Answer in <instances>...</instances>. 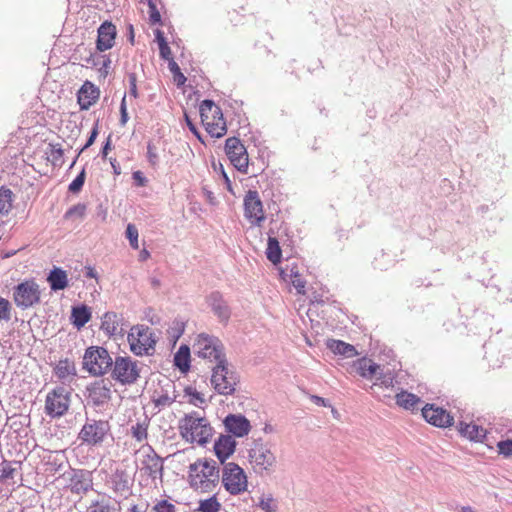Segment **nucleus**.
<instances>
[{
  "instance_id": "53",
  "label": "nucleus",
  "mask_w": 512,
  "mask_h": 512,
  "mask_svg": "<svg viewBox=\"0 0 512 512\" xmlns=\"http://www.w3.org/2000/svg\"><path fill=\"white\" fill-rule=\"evenodd\" d=\"M153 510L155 512H175L176 506L167 500H161L153 507Z\"/></svg>"
},
{
  "instance_id": "9",
  "label": "nucleus",
  "mask_w": 512,
  "mask_h": 512,
  "mask_svg": "<svg viewBox=\"0 0 512 512\" xmlns=\"http://www.w3.org/2000/svg\"><path fill=\"white\" fill-rule=\"evenodd\" d=\"M110 429V424L106 420L87 418L78 434V439L89 447L100 446L109 435Z\"/></svg>"
},
{
  "instance_id": "46",
  "label": "nucleus",
  "mask_w": 512,
  "mask_h": 512,
  "mask_svg": "<svg viewBox=\"0 0 512 512\" xmlns=\"http://www.w3.org/2000/svg\"><path fill=\"white\" fill-rule=\"evenodd\" d=\"M168 66H169V70L171 71V73L174 76V81L176 82L177 86L184 85V83L186 82V77L181 72L180 67L178 66V64L174 60H171L168 63Z\"/></svg>"
},
{
  "instance_id": "35",
  "label": "nucleus",
  "mask_w": 512,
  "mask_h": 512,
  "mask_svg": "<svg viewBox=\"0 0 512 512\" xmlns=\"http://www.w3.org/2000/svg\"><path fill=\"white\" fill-rule=\"evenodd\" d=\"M174 365L182 372L186 373L190 369V349L186 345H181L174 355Z\"/></svg>"
},
{
  "instance_id": "24",
  "label": "nucleus",
  "mask_w": 512,
  "mask_h": 512,
  "mask_svg": "<svg viewBox=\"0 0 512 512\" xmlns=\"http://www.w3.org/2000/svg\"><path fill=\"white\" fill-rule=\"evenodd\" d=\"M123 317L115 312H106L101 321V329L109 336L123 333Z\"/></svg>"
},
{
  "instance_id": "39",
  "label": "nucleus",
  "mask_w": 512,
  "mask_h": 512,
  "mask_svg": "<svg viewBox=\"0 0 512 512\" xmlns=\"http://www.w3.org/2000/svg\"><path fill=\"white\" fill-rule=\"evenodd\" d=\"M220 509H221V504L218 501V499L216 498V496L213 495L207 499L199 500V505H198L197 511L198 512H220Z\"/></svg>"
},
{
  "instance_id": "8",
  "label": "nucleus",
  "mask_w": 512,
  "mask_h": 512,
  "mask_svg": "<svg viewBox=\"0 0 512 512\" xmlns=\"http://www.w3.org/2000/svg\"><path fill=\"white\" fill-rule=\"evenodd\" d=\"M111 377L122 385L134 384L140 377V363L128 356H117L113 360Z\"/></svg>"
},
{
  "instance_id": "38",
  "label": "nucleus",
  "mask_w": 512,
  "mask_h": 512,
  "mask_svg": "<svg viewBox=\"0 0 512 512\" xmlns=\"http://www.w3.org/2000/svg\"><path fill=\"white\" fill-rule=\"evenodd\" d=\"M87 512H118V508L105 498L96 499L91 502Z\"/></svg>"
},
{
  "instance_id": "3",
  "label": "nucleus",
  "mask_w": 512,
  "mask_h": 512,
  "mask_svg": "<svg viewBox=\"0 0 512 512\" xmlns=\"http://www.w3.org/2000/svg\"><path fill=\"white\" fill-rule=\"evenodd\" d=\"M211 383L214 389L221 395H232L239 383V375L228 363H218L212 368Z\"/></svg>"
},
{
  "instance_id": "29",
  "label": "nucleus",
  "mask_w": 512,
  "mask_h": 512,
  "mask_svg": "<svg viewBox=\"0 0 512 512\" xmlns=\"http://www.w3.org/2000/svg\"><path fill=\"white\" fill-rule=\"evenodd\" d=\"M47 282L52 291L64 290L68 286V275L60 267H54L47 276Z\"/></svg>"
},
{
  "instance_id": "58",
  "label": "nucleus",
  "mask_w": 512,
  "mask_h": 512,
  "mask_svg": "<svg viewBox=\"0 0 512 512\" xmlns=\"http://www.w3.org/2000/svg\"><path fill=\"white\" fill-rule=\"evenodd\" d=\"M129 80V95L137 98L138 97V90H137V78L135 73H130L128 75Z\"/></svg>"
},
{
  "instance_id": "41",
  "label": "nucleus",
  "mask_w": 512,
  "mask_h": 512,
  "mask_svg": "<svg viewBox=\"0 0 512 512\" xmlns=\"http://www.w3.org/2000/svg\"><path fill=\"white\" fill-rule=\"evenodd\" d=\"M206 124H207L206 130L212 137L220 138V137L224 136L227 132L225 121H216L213 123L206 121Z\"/></svg>"
},
{
  "instance_id": "17",
  "label": "nucleus",
  "mask_w": 512,
  "mask_h": 512,
  "mask_svg": "<svg viewBox=\"0 0 512 512\" xmlns=\"http://www.w3.org/2000/svg\"><path fill=\"white\" fill-rule=\"evenodd\" d=\"M421 412L424 419L436 427L445 428L453 425L454 423V418L449 412L441 407H436L433 404H426L421 409Z\"/></svg>"
},
{
  "instance_id": "60",
  "label": "nucleus",
  "mask_w": 512,
  "mask_h": 512,
  "mask_svg": "<svg viewBox=\"0 0 512 512\" xmlns=\"http://www.w3.org/2000/svg\"><path fill=\"white\" fill-rule=\"evenodd\" d=\"M120 114H121L120 122L122 125H125L128 121V112H127V107H126V97L125 96L123 97L121 104H120Z\"/></svg>"
},
{
  "instance_id": "63",
  "label": "nucleus",
  "mask_w": 512,
  "mask_h": 512,
  "mask_svg": "<svg viewBox=\"0 0 512 512\" xmlns=\"http://www.w3.org/2000/svg\"><path fill=\"white\" fill-rule=\"evenodd\" d=\"M155 38L159 47H161V45L167 44V41L164 37V33L159 29L155 31Z\"/></svg>"
},
{
  "instance_id": "16",
  "label": "nucleus",
  "mask_w": 512,
  "mask_h": 512,
  "mask_svg": "<svg viewBox=\"0 0 512 512\" xmlns=\"http://www.w3.org/2000/svg\"><path fill=\"white\" fill-rule=\"evenodd\" d=\"M133 478L127 470L117 468L110 475L108 484L110 489L118 496L127 499L132 495Z\"/></svg>"
},
{
  "instance_id": "25",
  "label": "nucleus",
  "mask_w": 512,
  "mask_h": 512,
  "mask_svg": "<svg viewBox=\"0 0 512 512\" xmlns=\"http://www.w3.org/2000/svg\"><path fill=\"white\" fill-rule=\"evenodd\" d=\"M375 382L371 386V389L374 391L375 394L378 395V397L381 400H384V398H390V395H380L376 390L377 389H388L392 388L394 386V375L393 373L385 367H381V370L378 371V375L375 376Z\"/></svg>"
},
{
  "instance_id": "23",
  "label": "nucleus",
  "mask_w": 512,
  "mask_h": 512,
  "mask_svg": "<svg viewBox=\"0 0 512 512\" xmlns=\"http://www.w3.org/2000/svg\"><path fill=\"white\" fill-rule=\"evenodd\" d=\"M236 441L229 434H221L214 443V452L219 460V462L223 465L226 464V460L233 455L236 449Z\"/></svg>"
},
{
  "instance_id": "57",
  "label": "nucleus",
  "mask_w": 512,
  "mask_h": 512,
  "mask_svg": "<svg viewBox=\"0 0 512 512\" xmlns=\"http://www.w3.org/2000/svg\"><path fill=\"white\" fill-rule=\"evenodd\" d=\"M499 452L505 456L512 455V439H506L498 443Z\"/></svg>"
},
{
  "instance_id": "33",
  "label": "nucleus",
  "mask_w": 512,
  "mask_h": 512,
  "mask_svg": "<svg viewBox=\"0 0 512 512\" xmlns=\"http://www.w3.org/2000/svg\"><path fill=\"white\" fill-rule=\"evenodd\" d=\"M327 347L334 353L345 357H353L357 354L355 347L341 340L330 339L327 341Z\"/></svg>"
},
{
  "instance_id": "37",
  "label": "nucleus",
  "mask_w": 512,
  "mask_h": 512,
  "mask_svg": "<svg viewBox=\"0 0 512 512\" xmlns=\"http://www.w3.org/2000/svg\"><path fill=\"white\" fill-rule=\"evenodd\" d=\"M266 256L267 259L275 265L281 261L282 251L279 242L275 237L269 236L268 238Z\"/></svg>"
},
{
  "instance_id": "28",
  "label": "nucleus",
  "mask_w": 512,
  "mask_h": 512,
  "mask_svg": "<svg viewBox=\"0 0 512 512\" xmlns=\"http://www.w3.org/2000/svg\"><path fill=\"white\" fill-rule=\"evenodd\" d=\"M99 97V90L93 84L86 82L78 93L81 109H88Z\"/></svg>"
},
{
  "instance_id": "21",
  "label": "nucleus",
  "mask_w": 512,
  "mask_h": 512,
  "mask_svg": "<svg viewBox=\"0 0 512 512\" xmlns=\"http://www.w3.org/2000/svg\"><path fill=\"white\" fill-rule=\"evenodd\" d=\"M88 400L96 407L103 406L111 398V383L96 381L87 387Z\"/></svg>"
},
{
  "instance_id": "22",
  "label": "nucleus",
  "mask_w": 512,
  "mask_h": 512,
  "mask_svg": "<svg viewBox=\"0 0 512 512\" xmlns=\"http://www.w3.org/2000/svg\"><path fill=\"white\" fill-rule=\"evenodd\" d=\"M116 34V26L112 22H103L98 28V37L96 41L97 51L104 52L111 49L114 45Z\"/></svg>"
},
{
  "instance_id": "18",
  "label": "nucleus",
  "mask_w": 512,
  "mask_h": 512,
  "mask_svg": "<svg viewBox=\"0 0 512 512\" xmlns=\"http://www.w3.org/2000/svg\"><path fill=\"white\" fill-rule=\"evenodd\" d=\"M141 470L150 477L153 481L159 479L162 480L163 477V460L162 458L153 450L151 446L148 447V451L144 455L142 460Z\"/></svg>"
},
{
  "instance_id": "42",
  "label": "nucleus",
  "mask_w": 512,
  "mask_h": 512,
  "mask_svg": "<svg viewBox=\"0 0 512 512\" xmlns=\"http://www.w3.org/2000/svg\"><path fill=\"white\" fill-rule=\"evenodd\" d=\"M147 429L148 424L144 420L143 422H137L136 424L131 426V435L138 442H142L147 438Z\"/></svg>"
},
{
  "instance_id": "55",
  "label": "nucleus",
  "mask_w": 512,
  "mask_h": 512,
  "mask_svg": "<svg viewBox=\"0 0 512 512\" xmlns=\"http://www.w3.org/2000/svg\"><path fill=\"white\" fill-rule=\"evenodd\" d=\"M97 135H98V128H97V125H96V126L92 129L91 134H90V136H89V138H88L87 142H86V143H85V145L80 149V151L78 152V154H77L76 158L73 160V162H72V164H71V166H70V167H73V166H74V164L76 163V160H77V158L79 157V155H80V154H81L85 149H87L88 147H90V146L94 143V141H95V139H96Z\"/></svg>"
},
{
  "instance_id": "20",
  "label": "nucleus",
  "mask_w": 512,
  "mask_h": 512,
  "mask_svg": "<svg viewBox=\"0 0 512 512\" xmlns=\"http://www.w3.org/2000/svg\"><path fill=\"white\" fill-rule=\"evenodd\" d=\"M207 304L221 323H228L231 309L222 293L213 291L207 296Z\"/></svg>"
},
{
  "instance_id": "61",
  "label": "nucleus",
  "mask_w": 512,
  "mask_h": 512,
  "mask_svg": "<svg viewBox=\"0 0 512 512\" xmlns=\"http://www.w3.org/2000/svg\"><path fill=\"white\" fill-rule=\"evenodd\" d=\"M132 178L134 179L135 183L139 187H143L147 183L146 177L143 175L141 171H135L132 174Z\"/></svg>"
},
{
  "instance_id": "47",
  "label": "nucleus",
  "mask_w": 512,
  "mask_h": 512,
  "mask_svg": "<svg viewBox=\"0 0 512 512\" xmlns=\"http://www.w3.org/2000/svg\"><path fill=\"white\" fill-rule=\"evenodd\" d=\"M11 303L0 296V321L8 322L11 319Z\"/></svg>"
},
{
  "instance_id": "52",
  "label": "nucleus",
  "mask_w": 512,
  "mask_h": 512,
  "mask_svg": "<svg viewBox=\"0 0 512 512\" xmlns=\"http://www.w3.org/2000/svg\"><path fill=\"white\" fill-rule=\"evenodd\" d=\"M51 151L49 154V157L51 158V161L54 165L62 164V157H63V149L60 145H50Z\"/></svg>"
},
{
  "instance_id": "43",
  "label": "nucleus",
  "mask_w": 512,
  "mask_h": 512,
  "mask_svg": "<svg viewBox=\"0 0 512 512\" xmlns=\"http://www.w3.org/2000/svg\"><path fill=\"white\" fill-rule=\"evenodd\" d=\"M175 398H176L175 396L174 397L169 396L167 391L161 392V393H158L156 391L155 395L153 397V402L156 407L164 408V407L170 406L175 401Z\"/></svg>"
},
{
  "instance_id": "10",
  "label": "nucleus",
  "mask_w": 512,
  "mask_h": 512,
  "mask_svg": "<svg viewBox=\"0 0 512 512\" xmlns=\"http://www.w3.org/2000/svg\"><path fill=\"white\" fill-rule=\"evenodd\" d=\"M221 482L231 495H239L247 490L248 481L244 470L234 462L223 464Z\"/></svg>"
},
{
  "instance_id": "54",
  "label": "nucleus",
  "mask_w": 512,
  "mask_h": 512,
  "mask_svg": "<svg viewBox=\"0 0 512 512\" xmlns=\"http://www.w3.org/2000/svg\"><path fill=\"white\" fill-rule=\"evenodd\" d=\"M16 468L12 466L11 463H5L1 469L0 480L5 481L8 479H13Z\"/></svg>"
},
{
  "instance_id": "2",
  "label": "nucleus",
  "mask_w": 512,
  "mask_h": 512,
  "mask_svg": "<svg viewBox=\"0 0 512 512\" xmlns=\"http://www.w3.org/2000/svg\"><path fill=\"white\" fill-rule=\"evenodd\" d=\"M179 431L181 437L189 443H198L205 445L208 443L213 435V428L211 427L207 418L199 415L198 412L186 414L179 423Z\"/></svg>"
},
{
  "instance_id": "64",
  "label": "nucleus",
  "mask_w": 512,
  "mask_h": 512,
  "mask_svg": "<svg viewBox=\"0 0 512 512\" xmlns=\"http://www.w3.org/2000/svg\"><path fill=\"white\" fill-rule=\"evenodd\" d=\"M312 401L319 406H327L326 400L320 396H312Z\"/></svg>"
},
{
  "instance_id": "34",
  "label": "nucleus",
  "mask_w": 512,
  "mask_h": 512,
  "mask_svg": "<svg viewBox=\"0 0 512 512\" xmlns=\"http://www.w3.org/2000/svg\"><path fill=\"white\" fill-rule=\"evenodd\" d=\"M53 372L57 378L64 381L70 376L76 375L75 364L69 359H63L58 361L55 365Z\"/></svg>"
},
{
  "instance_id": "44",
  "label": "nucleus",
  "mask_w": 512,
  "mask_h": 512,
  "mask_svg": "<svg viewBox=\"0 0 512 512\" xmlns=\"http://www.w3.org/2000/svg\"><path fill=\"white\" fill-rule=\"evenodd\" d=\"M257 506L264 512H274L277 509V504L271 494L263 495L259 499Z\"/></svg>"
},
{
  "instance_id": "59",
  "label": "nucleus",
  "mask_w": 512,
  "mask_h": 512,
  "mask_svg": "<svg viewBox=\"0 0 512 512\" xmlns=\"http://www.w3.org/2000/svg\"><path fill=\"white\" fill-rule=\"evenodd\" d=\"M85 211H86V206L83 205V204H78V205H75L73 207H71L67 212H66V217H70L72 215H78V216H83L85 214Z\"/></svg>"
},
{
  "instance_id": "12",
  "label": "nucleus",
  "mask_w": 512,
  "mask_h": 512,
  "mask_svg": "<svg viewBox=\"0 0 512 512\" xmlns=\"http://www.w3.org/2000/svg\"><path fill=\"white\" fill-rule=\"evenodd\" d=\"M70 392L58 386L48 392L45 399V413L51 418H60L66 414L70 406Z\"/></svg>"
},
{
  "instance_id": "31",
  "label": "nucleus",
  "mask_w": 512,
  "mask_h": 512,
  "mask_svg": "<svg viewBox=\"0 0 512 512\" xmlns=\"http://www.w3.org/2000/svg\"><path fill=\"white\" fill-rule=\"evenodd\" d=\"M396 404L406 410L414 411L422 402L420 397L407 391H400L395 395Z\"/></svg>"
},
{
  "instance_id": "56",
  "label": "nucleus",
  "mask_w": 512,
  "mask_h": 512,
  "mask_svg": "<svg viewBox=\"0 0 512 512\" xmlns=\"http://www.w3.org/2000/svg\"><path fill=\"white\" fill-rule=\"evenodd\" d=\"M291 276L293 277L292 279V285L296 288L297 292L299 294H304L305 293V281L301 279L300 275L297 273V272H293L292 271V274Z\"/></svg>"
},
{
  "instance_id": "19",
  "label": "nucleus",
  "mask_w": 512,
  "mask_h": 512,
  "mask_svg": "<svg viewBox=\"0 0 512 512\" xmlns=\"http://www.w3.org/2000/svg\"><path fill=\"white\" fill-rule=\"evenodd\" d=\"M226 432L233 437H244L251 429L249 420L241 414H228L223 420Z\"/></svg>"
},
{
  "instance_id": "13",
  "label": "nucleus",
  "mask_w": 512,
  "mask_h": 512,
  "mask_svg": "<svg viewBox=\"0 0 512 512\" xmlns=\"http://www.w3.org/2000/svg\"><path fill=\"white\" fill-rule=\"evenodd\" d=\"M62 478L71 493L76 495H84L93 487L91 472L84 469H69L63 473Z\"/></svg>"
},
{
  "instance_id": "32",
  "label": "nucleus",
  "mask_w": 512,
  "mask_h": 512,
  "mask_svg": "<svg viewBox=\"0 0 512 512\" xmlns=\"http://www.w3.org/2000/svg\"><path fill=\"white\" fill-rule=\"evenodd\" d=\"M91 319V311L89 307L85 304L75 306L71 311V321L72 324L80 329L85 326Z\"/></svg>"
},
{
  "instance_id": "40",
  "label": "nucleus",
  "mask_w": 512,
  "mask_h": 512,
  "mask_svg": "<svg viewBox=\"0 0 512 512\" xmlns=\"http://www.w3.org/2000/svg\"><path fill=\"white\" fill-rule=\"evenodd\" d=\"M211 112L220 113V108L212 100L206 99L200 104V115L202 122L208 121Z\"/></svg>"
},
{
  "instance_id": "7",
  "label": "nucleus",
  "mask_w": 512,
  "mask_h": 512,
  "mask_svg": "<svg viewBox=\"0 0 512 512\" xmlns=\"http://www.w3.org/2000/svg\"><path fill=\"white\" fill-rule=\"evenodd\" d=\"M249 461L255 473L260 475L272 473L277 462L270 446L261 441H255L249 450Z\"/></svg>"
},
{
  "instance_id": "1",
  "label": "nucleus",
  "mask_w": 512,
  "mask_h": 512,
  "mask_svg": "<svg viewBox=\"0 0 512 512\" xmlns=\"http://www.w3.org/2000/svg\"><path fill=\"white\" fill-rule=\"evenodd\" d=\"M220 479L216 462L208 459H197L189 465L188 482L191 488L201 492H210Z\"/></svg>"
},
{
  "instance_id": "4",
  "label": "nucleus",
  "mask_w": 512,
  "mask_h": 512,
  "mask_svg": "<svg viewBox=\"0 0 512 512\" xmlns=\"http://www.w3.org/2000/svg\"><path fill=\"white\" fill-rule=\"evenodd\" d=\"M198 357L207 359L211 363H224L226 359L225 348L220 339L208 334H199L193 345Z\"/></svg>"
},
{
  "instance_id": "27",
  "label": "nucleus",
  "mask_w": 512,
  "mask_h": 512,
  "mask_svg": "<svg viewBox=\"0 0 512 512\" xmlns=\"http://www.w3.org/2000/svg\"><path fill=\"white\" fill-rule=\"evenodd\" d=\"M381 367L365 357L358 359L354 364L356 372L365 379H374L378 375V371L381 370Z\"/></svg>"
},
{
  "instance_id": "26",
  "label": "nucleus",
  "mask_w": 512,
  "mask_h": 512,
  "mask_svg": "<svg viewBox=\"0 0 512 512\" xmlns=\"http://www.w3.org/2000/svg\"><path fill=\"white\" fill-rule=\"evenodd\" d=\"M459 433L471 441L481 442L486 436V430L475 423L460 421L458 424Z\"/></svg>"
},
{
  "instance_id": "51",
  "label": "nucleus",
  "mask_w": 512,
  "mask_h": 512,
  "mask_svg": "<svg viewBox=\"0 0 512 512\" xmlns=\"http://www.w3.org/2000/svg\"><path fill=\"white\" fill-rule=\"evenodd\" d=\"M185 392L187 395L191 396V404L200 407L205 402L203 395L199 393L196 389H193L192 387H187L185 389Z\"/></svg>"
},
{
  "instance_id": "48",
  "label": "nucleus",
  "mask_w": 512,
  "mask_h": 512,
  "mask_svg": "<svg viewBox=\"0 0 512 512\" xmlns=\"http://www.w3.org/2000/svg\"><path fill=\"white\" fill-rule=\"evenodd\" d=\"M85 182V170L82 169L81 172L76 176V178L69 184L68 190L69 192L76 194L78 193Z\"/></svg>"
},
{
  "instance_id": "6",
  "label": "nucleus",
  "mask_w": 512,
  "mask_h": 512,
  "mask_svg": "<svg viewBox=\"0 0 512 512\" xmlns=\"http://www.w3.org/2000/svg\"><path fill=\"white\" fill-rule=\"evenodd\" d=\"M113 359L107 349L91 346L86 349L83 356V368L93 376H102L112 367Z\"/></svg>"
},
{
  "instance_id": "15",
  "label": "nucleus",
  "mask_w": 512,
  "mask_h": 512,
  "mask_svg": "<svg viewBox=\"0 0 512 512\" xmlns=\"http://www.w3.org/2000/svg\"><path fill=\"white\" fill-rule=\"evenodd\" d=\"M225 152L238 171L247 173L249 163L247 150L238 138L230 137L226 140Z\"/></svg>"
},
{
  "instance_id": "45",
  "label": "nucleus",
  "mask_w": 512,
  "mask_h": 512,
  "mask_svg": "<svg viewBox=\"0 0 512 512\" xmlns=\"http://www.w3.org/2000/svg\"><path fill=\"white\" fill-rule=\"evenodd\" d=\"M125 234H126L127 239L129 240L130 246L133 249H138L139 248V244H138L139 234H138L137 227L134 224L129 223L126 227Z\"/></svg>"
},
{
  "instance_id": "49",
  "label": "nucleus",
  "mask_w": 512,
  "mask_h": 512,
  "mask_svg": "<svg viewBox=\"0 0 512 512\" xmlns=\"http://www.w3.org/2000/svg\"><path fill=\"white\" fill-rule=\"evenodd\" d=\"M147 160L152 167H157L159 164L157 148L152 142L147 144Z\"/></svg>"
},
{
  "instance_id": "11",
  "label": "nucleus",
  "mask_w": 512,
  "mask_h": 512,
  "mask_svg": "<svg viewBox=\"0 0 512 512\" xmlns=\"http://www.w3.org/2000/svg\"><path fill=\"white\" fill-rule=\"evenodd\" d=\"M15 305L22 309L31 308L40 303L41 290L39 284L33 280H25L13 288Z\"/></svg>"
},
{
  "instance_id": "5",
  "label": "nucleus",
  "mask_w": 512,
  "mask_h": 512,
  "mask_svg": "<svg viewBox=\"0 0 512 512\" xmlns=\"http://www.w3.org/2000/svg\"><path fill=\"white\" fill-rule=\"evenodd\" d=\"M130 350L137 356L150 355L156 345L153 331L145 325H135L127 336Z\"/></svg>"
},
{
  "instance_id": "62",
  "label": "nucleus",
  "mask_w": 512,
  "mask_h": 512,
  "mask_svg": "<svg viewBox=\"0 0 512 512\" xmlns=\"http://www.w3.org/2000/svg\"><path fill=\"white\" fill-rule=\"evenodd\" d=\"M159 53H160V56L161 58H163L164 60H167L168 62H170L171 60H173V58L171 57V49L167 44L165 45H161V47H159Z\"/></svg>"
},
{
  "instance_id": "36",
  "label": "nucleus",
  "mask_w": 512,
  "mask_h": 512,
  "mask_svg": "<svg viewBox=\"0 0 512 512\" xmlns=\"http://www.w3.org/2000/svg\"><path fill=\"white\" fill-rule=\"evenodd\" d=\"M14 194L4 186L0 187V217L9 214L13 207Z\"/></svg>"
},
{
  "instance_id": "50",
  "label": "nucleus",
  "mask_w": 512,
  "mask_h": 512,
  "mask_svg": "<svg viewBox=\"0 0 512 512\" xmlns=\"http://www.w3.org/2000/svg\"><path fill=\"white\" fill-rule=\"evenodd\" d=\"M149 7V19L152 24H161V15L157 9V6L153 0H147Z\"/></svg>"
},
{
  "instance_id": "14",
  "label": "nucleus",
  "mask_w": 512,
  "mask_h": 512,
  "mask_svg": "<svg viewBox=\"0 0 512 512\" xmlns=\"http://www.w3.org/2000/svg\"><path fill=\"white\" fill-rule=\"evenodd\" d=\"M243 202L245 218L252 226H261L266 217L259 193L256 190H249Z\"/></svg>"
},
{
  "instance_id": "30",
  "label": "nucleus",
  "mask_w": 512,
  "mask_h": 512,
  "mask_svg": "<svg viewBox=\"0 0 512 512\" xmlns=\"http://www.w3.org/2000/svg\"><path fill=\"white\" fill-rule=\"evenodd\" d=\"M86 63V66L98 67L99 72L106 76L109 71V67L111 64V60L106 55H101L97 52H91L88 57L83 59Z\"/></svg>"
}]
</instances>
